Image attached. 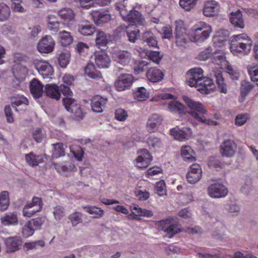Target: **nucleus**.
Instances as JSON below:
<instances>
[{"label": "nucleus", "instance_id": "f257e3e1", "mask_svg": "<svg viewBox=\"0 0 258 258\" xmlns=\"http://www.w3.org/2000/svg\"><path fill=\"white\" fill-rule=\"evenodd\" d=\"M182 99L190 109L188 113L194 120L191 122L194 126H196L197 122L209 125L218 124L217 122L209 119V113L207 107L201 102L195 101L186 96H182Z\"/></svg>", "mask_w": 258, "mask_h": 258}, {"label": "nucleus", "instance_id": "f03ea898", "mask_svg": "<svg viewBox=\"0 0 258 258\" xmlns=\"http://www.w3.org/2000/svg\"><path fill=\"white\" fill-rule=\"evenodd\" d=\"M231 52L236 56H244L251 51L252 41L245 34L233 35L230 38Z\"/></svg>", "mask_w": 258, "mask_h": 258}, {"label": "nucleus", "instance_id": "7ed1b4c3", "mask_svg": "<svg viewBox=\"0 0 258 258\" xmlns=\"http://www.w3.org/2000/svg\"><path fill=\"white\" fill-rule=\"evenodd\" d=\"M211 32L212 29L209 25L199 22L192 27L190 39L194 42H203L209 37Z\"/></svg>", "mask_w": 258, "mask_h": 258}, {"label": "nucleus", "instance_id": "20e7f679", "mask_svg": "<svg viewBox=\"0 0 258 258\" xmlns=\"http://www.w3.org/2000/svg\"><path fill=\"white\" fill-rule=\"evenodd\" d=\"M237 146L232 140L226 139L221 144L219 148L220 153L222 157L231 158L237 153Z\"/></svg>", "mask_w": 258, "mask_h": 258}, {"label": "nucleus", "instance_id": "39448f33", "mask_svg": "<svg viewBox=\"0 0 258 258\" xmlns=\"http://www.w3.org/2000/svg\"><path fill=\"white\" fill-rule=\"evenodd\" d=\"M203 78V71L201 68L190 69L186 74V82L190 87H198Z\"/></svg>", "mask_w": 258, "mask_h": 258}, {"label": "nucleus", "instance_id": "423d86ee", "mask_svg": "<svg viewBox=\"0 0 258 258\" xmlns=\"http://www.w3.org/2000/svg\"><path fill=\"white\" fill-rule=\"evenodd\" d=\"M137 155L134 164L139 168H147L153 160L151 154L147 149L139 150L137 152Z\"/></svg>", "mask_w": 258, "mask_h": 258}, {"label": "nucleus", "instance_id": "0eeeda50", "mask_svg": "<svg viewBox=\"0 0 258 258\" xmlns=\"http://www.w3.org/2000/svg\"><path fill=\"white\" fill-rule=\"evenodd\" d=\"M42 208L41 199L34 197L32 202L27 203L23 209V215L25 217H30L34 214L39 212Z\"/></svg>", "mask_w": 258, "mask_h": 258}, {"label": "nucleus", "instance_id": "6e6552de", "mask_svg": "<svg viewBox=\"0 0 258 258\" xmlns=\"http://www.w3.org/2000/svg\"><path fill=\"white\" fill-rule=\"evenodd\" d=\"M116 31L117 33L125 32L128 40L133 43L136 42L140 33L137 26L134 24H130L128 26L120 25L116 28Z\"/></svg>", "mask_w": 258, "mask_h": 258}, {"label": "nucleus", "instance_id": "1a4fd4ad", "mask_svg": "<svg viewBox=\"0 0 258 258\" xmlns=\"http://www.w3.org/2000/svg\"><path fill=\"white\" fill-rule=\"evenodd\" d=\"M208 192L210 197L214 199H219L226 196L228 190L223 184L217 182L211 184L208 187Z\"/></svg>", "mask_w": 258, "mask_h": 258}, {"label": "nucleus", "instance_id": "9d476101", "mask_svg": "<svg viewBox=\"0 0 258 258\" xmlns=\"http://www.w3.org/2000/svg\"><path fill=\"white\" fill-rule=\"evenodd\" d=\"M63 104L66 109L69 112L74 114L76 119H82L83 113L80 106L77 104L76 101L72 98H67L63 99Z\"/></svg>", "mask_w": 258, "mask_h": 258}, {"label": "nucleus", "instance_id": "9b49d317", "mask_svg": "<svg viewBox=\"0 0 258 258\" xmlns=\"http://www.w3.org/2000/svg\"><path fill=\"white\" fill-rule=\"evenodd\" d=\"M33 63L39 73L44 78L53 75V69L51 65L47 61L35 59L33 60Z\"/></svg>", "mask_w": 258, "mask_h": 258}, {"label": "nucleus", "instance_id": "f8f14e48", "mask_svg": "<svg viewBox=\"0 0 258 258\" xmlns=\"http://www.w3.org/2000/svg\"><path fill=\"white\" fill-rule=\"evenodd\" d=\"M134 80L133 76L130 74L120 75L114 83L116 89L118 91H123L130 88Z\"/></svg>", "mask_w": 258, "mask_h": 258}, {"label": "nucleus", "instance_id": "ddd939ff", "mask_svg": "<svg viewBox=\"0 0 258 258\" xmlns=\"http://www.w3.org/2000/svg\"><path fill=\"white\" fill-rule=\"evenodd\" d=\"M55 45V41L50 36L43 37L37 44L38 50L41 53H48L52 52Z\"/></svg>", "mask_w": 258, "mask_h": 258}, {"label": "nucleus", "instance_id": "4468645a", "mask_svg": "<svg viewBox=\"0 0 258 258\" xmlns=\"http://www.w3.org/2000/svg\"><path fill=\"white\" fill-rule=\"evenodd\" d=\"M113 60L123 66L127 65L131 60L132 54L126 50H115L112 54Z\"/></svg>", "mask_w": 258, "mask_h": 258}, {"label": "nucleus", "instance_id": "2eb2a0df", "mask_svg": "<svg viewBox=\"0 0 258 258\" xmlns=\"http://www.w3.org/2000/svg\"><path fill=\"white\" fill-rule=\"evenodd\" d=\"M163 121L162 117L157 114H153L150 115L147 122V130L151 133L156 131Z\"/></svg>", "mask_w": 258, "mask_h": 258}, {"label": "nucleus", "instance_id": "dca6fc26", "mask_svg": "<svg viewBox=\"0 0 258 258\" xmlns=\"http://www.w3.org/2000/svg\"><path fill=\"white\" fill-rule=\"evenodd\" d=\"M5 241L7 252H14L18 250L22 244L21 238L19 236L9 237Z\"/></svg>", "mask_w": 258, "mask_h": 258}, {"label": "nucleus", "instance_id": "f3484780", "mask_svg": "<svg viewBox=\"0 0 258 258\" xmlns=\"http://www.w3.org/2000/svg\"><path fill=\"white\" fill-rule=\"evenodd\" d=\"M176 43L178 46H182L188 42L186 29L179 23H176L175 27Z\"/></svg>", "mask_w": 258, "mask_h": 258}, {"label": "nucleus", "instance_id": "a211bd4d", "mask_svg": "<svg viewBox=\"0 0 258 258\" xmlns=\"http://www.w3.org/2000/svg\"><path fill=\"white\" fill-rule=\"evenodd\" d=\"M94 57L95 63L99 68H107L110 66L111 62L110 59L104 52H95Z\"/></svg>", "mask_w": 258, "mask_h": 258}, {"label": "nucleus", "instance_id": "6ab92c4d", "mask_svg": "<svg viewBox=\"0 0 258 258\" xmlns=\"http://www.w3.org/2000/svg\"><path fill=\"white\" fill-rule=\"evenodd\" d=\"M107 99L101 96H95L91 100V106L93 111L101 113L105 107Z\"/></svg>", "mask_w": 258, "mask_h": 258}, {"label": "nucleus", "instance_id": "aec40b11", "mask_svg": "<svg viewBox=\"0 0 258 258\" xmlns=\"http://www.w3.org/2000/svg\"><path fill=\"white\" fill-rule=\"evenodd\" d=\"M124 20L134 23V25H143L145 19L140 12L133 9H131Z\"/></svg>", "mask_w": 258, "mask_h": 258}, {"label": "nucleus", "instance_id": "412c9836", "mask_svg": "<svg viewBox=\"0 0 258 258\" xmlns=\"http://www.w3.org/2000/svg\"><path fill=\"white\" fill-rule=\"evenodd\" d=\"M91 15L94 23L98 25L108 22L111 19L110 15L104 11H94Z\"/></svg>", "mask_w": 258, "mask_h": 258}, {"label": "nucleus", "instance_id": "4be33fe9", "mask_svg": "<svg viewBox=\"0 0 258 258\" xmlns=\"http://www.w3.org/2000/svg\"><path fill=\"white\" fill-rule=\"evenodd\" d=\"M201 83L199 85L198 90L202 93L209 94L215 88L213 80L208 77L203 78Z\"/></svg>", "mask_w": 258, "mask_h": 258}, {"label": "nucleus", "instance_id": "5701e85b", "mask_svg": "<svg viewBox=\"0 0 258 258\" xmlns=\"http://www.w3.org/2000/svg\"><path fill=\"white\" fill-rule=\"evenodd\" d=\"M219 6L218 3L214 0L207 1L205 2L203 8V14L206 17H212L218 12Z\"/></svg>", "mask_w": 258, "mask_h": 258}, {"label": "nucleus", "instance_id": "b1692460", "mask_svg": "<svg viewBox=\"0 0 258 258\" xmlns=\"http://www.w3.org/2000/svg\"><path fill=\"white\" fill-rule=\"evenodd\" d=\"M133 7L128 4L127 0H123L116 3L114 5V9L120 14L123 19L126 18L127 15Z\"/></svg>", "mask_w": 258, "mask_h": 258}, {"label": "nucleus", "instance_id": "393cba45", "mask_svg": "<svg viewBox=\"0 0 258 258\" xmlns=\"http://www.w3.org/2000/svg\"><path fill=\"white\" fill-rule=\"evenodd\" d=\"M230 23L235 27L243 28L244 27V23L242 14L240 10L236 12H232L230 13Z\"/></svg>", "mask_w": 258, "mask_h": 258}, {"label": "nucleus", "instance_id": "a878e982", "mask_svg": "<svg viewBox=\"0 0 258 258\" xmlns=\"http://www.w3.org/2000/svg\"><path fill=\"white\" fill-rule=\"evenodd\" d=\"M147 77L152 82H157L163 79L162 72L157 68H151L147 72Z\"/></svg>", "mask_w": 258, "mask_h": 258}, {"label": "nucleus", "instance_id": "bb28decb", "mask_svg": "<svg viewBox=\"0 0 258 258\" xmlns=\"http://www.w3.org/2000/svg\"><path fill=\"white\" fill-rule=\"evenodd\" d=\"M181 155L184 160L192 162L196 160V153L189 146H184L181 149Z\"/></svg>", "mask_w": 258, "mask_h": 258}, {"label": "nucleus", "instance_id": "cd10ccee", "mask_svg": "<svg viewBox=\"0 0 258 258\" xmlns=\"http://www.w3.org/2000/svg\"><path fill=\"white\" fill-rule=\"evenodd\" d=\"M45 93L48 97L58 100L60 97L59 88L55 84H46Z\"/></svg>", "mask_w": 258, "mask_h": 258}, {"label": "nucleus", "instance_id": "c85d7f7f", "mask_svg": "<svg viewBox=\"0 0 258 258\" xmlns=\"http://www.w3.org/2000/svg\"><path fill=\"white\" fill-rule=\"evenodd\" d=\"M30 88L31 92L35 98H39L42 96L43 86L38 80L33 79L31 82Z\"/></svg>", "mask_w": 258, "mask_h": 258}, {"label": "nucleus", "instance_id": "c756f323", "mask_svg": "<svg viewBox=\"0 0 258 258\" xmlns=\"http://www.w3.org/2000/svg\"><path fill=\"white\" fill-rule=\"evenodd\" d=\"M28 70L21 64L17 65L13 71L15 78L19 82L23 81L28 75Z\"/></svg>", "mask_w": 258, "mask_h": 258}, {"label": "nucleus", "instance_id": "7c9ffc66", "mask_svg": "<svg viewBox=\"0 0 258 258\" xmlns=\"http://www.w3.org/2000/svg\"><path fill=\"white\" fill-rule=\"evenodd\" d=\"M58 15L64 21L69 22L74 21L75 18L74 11L70 8H64L58 11Z\"/></svg>", "mask_w": 258, "mask_h": 258}, {"label": "nucleus", "instance_id": "2f4dec72", "mask_svg": "<svg viewBox=\"0 0 258 258\" xmlns=\"http://www.w3.org/2000/svg\"><path fill=\"white\" fill-rule=\"evenodd\" d=\"M142 39L144 43L149 46L157 47V40L155 35L150 31L144 32L142 36Z\"/></svg>", "mask_w": 258, "mask_h": 258}, {"label": "nucleus", "instance_id": "473e14b6", "mask_svg": "<svg viewBox=\"0 0 258 258\" xmlns=\"http://www.w3.org/2000/svg\"><path fill=\"white\" fill-rule=\"evenodd\" d=\"M58 38L61 45L63 46L70 45L74 39L71 33L65 30L60 31L59 32Z\"/></svg>", "mask_w": 258, "mask_h": 258}, {"label": "nucleus", "instance_id": "72a5a7b5", "mask_svg": "<svg viewBox=\"0 0 258 258\" xmlns=\"http://www.w3.org/2000/svg\"><path fill=\"white\" fill-rule=\"evenodd\" d=\"M168 109L171 112L177 113L180 116L185 114V107L178 101H171L168 105Z\"/></svg>", "mask_w": 258, "mask_h": 258}, {"label": "nucleus", "instance_id": "f704fd0d", "mask_svg": "<svg viewBox=\"0 0 258 258\" xmlns=\"http://www.w3.org/2000/svg\"><path fill=\"white\" fill-rule=\"evenodd\" d=\"M84 72L86 76L92 79H98L102 77L101 73L96 70L93 63L88 64L84 68Z\"/></svg>", "mask_w": 258, "mask_h": 258}, {"label": "nucleus", "instance_id": "c9c22d12", "mask_svg": "<svg viewBox=\"0 0 258 258\" xmlns=\"http://www.w3.org/2000/svg\"><path fill=\"white\" fill-rule=\"evenodd\" d=\"M26 162L32 166H37L43 161L41 156L35 155L33 153L26 154L25 156Z\"/></svg>", "mask_w": 258, "mask_h": 258}, {"label": "nucleus", "instance_id": "e433bc0d", "mask_svg": "<svg viewBox=\"0 0 258 258\" xmlns=\"http://www.w3.org/2000/svg\"><path fill=\"white\" fill-rule=\"evenodd\" d=\"M1 223L4 225H10L17 223L18 218L16 214L13 213H7L1 219Z\"/></svg>", "mask_w": 258, "mask_h": 258}, {"label": "nucleus", "instance_id": "4c0bfd02", "mask_svg": "<svg viewBox=\"0 0 258 258\" xmlns=\"http://www.w3.org/2000/svg\"><path fill=\"white\" fill-rule=\"evenodd\" d=\"M11 15L10 8L4 3L0 4V22L8 21Z\"/></svg>", "mask_w": 258, "mask_h": 258}, {"label": "nucleus", "instance_id": "58836bf2", "mask_svg": "<svg viewBox=\"0 0 258 258\" xmlns=\"http://www.w3.org/2000/svg\"><path fill=\"white\" fill-rule=\"evenodd\" d=\"M202 173L200 166L198 164H193L190 166L186 177H201Z\"/></svg>", "mask_w": 258, "mask_h": 258}, {"label": "nucleus", "instance_id": "ea45409f", "mask_svg": "<svg viewBox=\"0 0 258 258\" xmlns=\"http://www.w3.org/2000/svg\"><path fill=\"white\" fill-rule=\"evenodd\" d=\"M171 134L174 137L175 139L179 141L187 140L189 138L188 134L182 130L175 127L172 128L171 131Z\"/></svg>", "mask_w": 258, "mask_h": 258}, {"label": "nucleus", "instance_id": "a19ab883", "mask_svg": "<svg viewBox=\"0 0 258 258\" xmlns=\"http://www.w3.org/2000/svg\"><path fill=\"white\" fill-rule=\"evenodd\" d=\"M95 43L98 47L105 46L107 45L108 39L104 32L102 31H97Z\"/></svg>", "mask_w": 258, "mask_h": 258}, {"label": "nucleus", "instance_id": "79ce46f5", "mask_svg": "<svg viewBox=\"0 0 258 258\" xmlns=\"http://www.w3.org/2000/svg\"><path fill=\"white\" fill-rule=\"evenodd\" d=\"M78 31L83 35L90 36L95 32V29L90 24H81L78 25Z\"/></svg>", "mask_w": 258, "mask_h": 258}, {"label": "nucleus", "instance_id": "37998d69", "mask_svg": "<svg viewBox=\"0 0 258 258\" xmlns=\"http://www.w3.org/2000/svg\"><path fill=\"white\" fill-rule=\"evenodd\" d=\"M84 208L89 214L93 215V218H99L104 215V211L95 206H87Z\"/></svg>", "mask_w": 258, "mask_h": 258}, {"label": "nucleus", "instance_id": "c03bdc74", "mask_svg": "<svg viewBox=\"0 0 258 258\" xmlns=\"http://www.w3.org/2000/svg\"><path fill=\"white\" fill-rule=\"evenodd\" d=\"M10 205L9 192L7 191H3L0 195V207L1 211L6 210Z\"/></svg>", "mask_w": 258, "mask_h": 258}, {"label": "nucleus", "instance_id": "a18cd8bd", "mask_svg": "<svg viewBox=\"0 0 258 258\" xmlns=\"http://www.w3.org/2000/svg\"><path fill=\"white\" fill-rule=\"evenodd\" d=\"M224 209L233 215H237L240 212V207L235 202H230L224 205Z\"/></svg>", "mask_w": 258, "mask_h": 258}, {"label": "nucleus", "instance_id": "49530a36", "mask_svg": "<svg viewBox=\"0 0 258 258\" xmlns=\"http://www.w3.org/2000/svg\"><path fill=\"white\" fill-rule=\"evenodd\" d=\"M199 0H179L180 6L185 11H189L194 9Z\"/></svg>", "mask_w": 258, "mask_h": 258}, {"label": "nucleus", "instance_id": "de8ad7c7", "mask_svg": "<svg viewBox=\"0 0 258 258\" xmlns=\"http://www.w3.org/2000/svg\"><path fill=\"white\" fill-rule=\"evenodd\" d=\"M215 81L218 86V89L222 93H226L227 88L224 82L222 75L220 73L215 74Z\"/></svg>", "mask_w": 258, "mask_h": 258}, {"label": "nucleus", "instance_id": "09e8293b", "mask_svg": "<svg viewBox=\"0 0 258 258\" xmlns=\"http://www.w3.org/2000/svg\"><path fill=\"white\" fill-rule=\"evenodd\" d=\"M53 146L52 157L53 158H57L64 155V149L62 143H57L53 144Z\"/></svg>", "mask_w": 258, "mask_h": 258}, {"label": "nucleus", "instance_id": "8fccbe9b", "mask_svg": "<svg viewBox=\"0 0 258 258\" xmlns=\"http://www.w3.org/2000/svg\"><path fill=\"white\" fill-rule=\"evenodd\" d=\"M135 97L138 100L142 101L149 97V94L144 87H142L135 92Z\"/></svg>", "mask_w": 258, "mask_h": 258}, {"label": "nucleus", "instance_id": "3c124183", "mask_svg": "<svg viewBox=\"0 0 258 258\" xmlns=\"http://www.w3.org/2000/svg\"><path fill=\"white\" fill-rule=\"evenodd\" d=\"M168 237L171 238L175 234L180 232V229L178 227V225L174 223V220L169 225V226L166 229L165 231Z\"/></svg>", "mask_w": 258, "mask_h": 258}, {"label": "nucleus", "instance_id": "603ef678", "mask_svg": "<svg viewBox=\"0 0 258 258\" xmlns=\"http://www.w3.org/2000/svg\"><path fill=\"white\" fill-rule=\"evenodd\" d=\"M254 87V85L247 81H243L241 83V95L244 98Z\"/></svg>", "mask_w": 258, "mask_h": 258}, {"label": "nucleus", "instance_id": "864d4df0", "mask_svg": "<svg viewBox=\"0 0 258 258\" xmlns=\"http://www.w3.org/2000/svg\"><path fill=\"white\" fill-rule=\"evenodd\" d=\"M173 220V219L172 218H169L160 220L157 222L156 223V226L158 229V230L164 231L165 232L166 229L167 228L168 226H169V225Z\"/></svg>", "mask_w": 258, "mask_h": 258}, {"label": "nucleus", "instance_id": "5fc2aeb1", "mask_svg": "<svg viewBox=\"0 0 258 258\" xmlns=\"http://www.w3.org/2000/svg\"><path fill=\"white\" fill-rule=\"evenodd\" d=\"M82 214L80 212H75L69 216V219L71 222L73 226H76L82 222Z\"/></svg>", "mask_w": 258, "mask_h": 258}, {"label": "nucleus", "instance_id": "6e6d98bb", "mask_svg": "<svg viewBox=\"0 0 258 258\" xmlns=\"http://www.w3.org/2000/svg\"><path fill=\"white\" fill-rule=\"evenodd\" d=\"M147 143L149 146L152 147L153 148H158L162 146L161 140L154 136H150L148 138Z\"/></svg>", "mask_w": 258, "mask_h": 258}, {"label": "nucleus", "instance_id": "4d7b16f0", "mask_svg": "<svg viewBox=\"0 0 258 258\" xmlns=\"http://www.w3.org/2000/svg\"><path fill=\"white\" fill-rule=\"evenodd\" d=\"M58 62L62 68H66L70 61V54L68 52H61L58 58Z\"/></svg>", "mask_w": 258, "mask_h": 258}, {"label": "nucleus", "instance_id": "13d9d810", "mask_svg": "<svg viewBox=\"0 0 258 258\" xmlns=\"http://www.w3.org/2000/svg\"><path fill=\"white\" fill-rule=\"evenodd\" d=\"M249 118L247 113L239 114L235 117V123L237 126H242L244 124Z\"/></svg>", "mask_w": 258, "mask_h": 258}, {"label": "nucleus", "instance_id": "bf43d9fd", "mask_svg": "<svg viewBox=\"0 0 258 258\" xmlns=\"http://www.w3.org/2000/svg\"><path fill=\"white\" fill-rule=\"evenodd\" d=\"M155 188L159 196H162L166 195V185L163 180H161L160 181L157 182Z\"/></svg>", "mask_w": 258, "mask_h": 258}, {"label": "nucleus", "instance_id": "052dcab7", "mask_svg": "<svg viewBox=\"0 0 258 258\" xmlns=\"http://www.w3.org/2000/svg\"><path fill=\"white\" fill-rule=\"evenodd\" d=\"M53 214L56 220H60L65 215L64 209L60 206H57L54 208Z\"/></svg>", "mask_w": 258, "mask_h": 258}, {"label": "nucleus", "instance_id": "680f3d73", "mask_svg": "<svg viewBox=\"0 0 258 258\" xmlns=\"http://www.w3.org/2000/svg\"><path fill=\"white\" fill-rule=\"evenodd\" d=\"M252 189L253 187L250 179L247 180L240 188L241 192L246 195H251Z\"/></svg>", "mask_w": 258, "mask_h": 258}, {"label": "nucleus", "instance_id": "e2e57ef3", "mask_svg": "<svg viewBox=\"0 0 258 258\" xmlns=\"http://www.w3.org/2000/svg\"><path fill=\"white\" fill-rule=\"evenodd\" d=\"M127 116L128 114L126 110L121 108L116 110L115 112V118L117 120L120 121H124Z\"/></svg>", "mask_w": 258, "mask_h": 258}, {"label": "nucleus", "instance_id": "0e129e2a", "mask_svg": "<svg viewBox=\"0 0 258 258\" xmlns=\"http://www.w3.org/2000/svg\"><path fill=\"white\" fill-rule=\"evenodd\" d=\"M22 104L28 105V100L26 97L22 96L14 99V100L12 102V106L13 108H15L16 110H17L16 107Z\"/></svg>", "mask_w": 258, "mask_h": 258}, {"label": "nucleus", "instance_id": "69168bd1", "mask_svg": "<svg viewBox=\"0 0 258 258\" xmlns=\"http://www.w3.org/2000/svg\"><path fill=\"white\" fill-rule=\"evenodd\" d=\"M59 92L61 91L62 94L65 96L63 99L67 98H72L73 95L72 92L71 91L69 86L65 85L64 84H61L58 87Z\"/></svg>", "mask_w": 258, "mask_h": 258}, {"label": "nucleus", "instance_id": "338daca9", "mask_svg": "<svg viewBox=\"0 0 258 258\" xmlns=\"http://www.w3.org/2000/svg\"><path fill=\"white\" fill-rule=\"evenodd\" d=\"M212 54V48L209 47L204 50L201 52L198 55V59L200 60H206L208 59Z\"/></svg>", "mask_w": 258, "mask_h": 258}, {"label": "nucleus", "instance_id": "774afa93", "mask_svg": "<svg viewBox=\"0 0 258 258\" xmlns=\"http://www.w3.org/2000/svg\"><path fill=\"white\" fill-rule=\"evenodd\" d=\"M43 223V220L41 218H36L33 219L28 222L32 228L35 230L39 229Z\"/></svg>", "mask_w": 258, "mask_h": 258}]
</instances>
